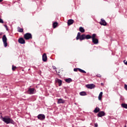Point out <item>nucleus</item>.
I'll return each instance as SVG.
<instances>
[{
    "instance_id": "4be33fe9",
    "label": "nucleus",
    "mask_w": 127,
    "mask_h": 127,
    "mask_svg": "<svg viewBox=\"0 0 127 127\" xmlns=\"http://www.w3.org/2000/svg\"><path fill=\"white\" fill-rule=\"evenodd\" d=\"M81 36V33L80 32H78L77 33V36L76 37V40H78L79 38Z\"/></svg>"
},
{
    "instance_id": "4c0bfd02",
    "label": "nucleus",
    "mask_w": 127,
    "mask_h": 127,
    "mask_svg": "<svg viewBox=\"0 0 127 127\" xmlns=\"http://www.w3.org/2000/svg\"><path fill=\"white\" fill-rule=\"evenodd\" d=\"M125 127H127V126H125Z\"/></svg>"
},
{
    "instance_id": "7ed1b4c3",
    "label": "nucleus",
    "mask_w": 127,
    "mask_h": 127,
    "mask_svg": "<svg viewBox=\"0 0 127 127\" xmlns=\"http://www.w3.org/2000/svg\"><path fill=\"white\" fill-rule=\"evenodd\" d=\"M24 37L25 39H26L27 40L28 39H30V38H32V36H31V34L30 33H26L24 35Z\"/></svg>"
},
{
    "instance_id": "473e14b6",
    "label": "nucleus",
    "mask_w": 127,
    "mask_h": 127,
    "mask_svg": "<svg viewBox=\"0 0 127 127\" xmlns=\"http://www.w3.org/2000/svg\"><path fill=\"white\" fill-rule=\"evenodd\" d=\"M95 127H98V124H97V123L95 124Z\"/></svg>"
},
{
    "instance_id": "f8f14e48",
    "label": "nucleus",
    "mask_w": 127,
    "mask_h": 127,
    "mask_svg": "<svg viewBox=\"0 0 127 127\" xmlns=\"http://www.w3.org/2000/svg\"><path fill=\"white\" fill-rule=\"evenodd\" d=\"M98 116L99 117H103V116H105V112L103 111L100 112H99Z\"/></svg>"
},
{
    "instance_id": "aec40b11",
    "label": "nucleus",
    "mask_w": 127,
    "mask_h": 127,
    "mask_svg": "<svg viewBox=\"0 0 127 127\" xmlns=\"http://www.w3.org/2000/svg\"><path fill=\"white\" fill-rule=\"evenodd\" d=\"M65 81V82H66V83H71V82H72V79L67 78V79H66Z\"/></svg>"
},
{
    "instance_id": "2eb2a0df",
    "label": "nucleus",
    "mask_w": 127,
    "mask_h": 127,
    "mask_svg": "<svg viewBox=\"0 0 127 127\" xmlns=\"http://www.w3.org/2000/svg\"><path fill=\"white\" fill-rule=\"evenodd\" d=\"M79 39H80V41L84 40V39H85V34L81 35L79 37Z\"/></svg>"
},
{
    "instance_id": "f3484780",
    "label": "nucleus",
    "mask_w": 127,
    "mask_h": 127,
    "mask_svg": "<svg viewBox=\"0 0 127 127\" xmlns=\"http://www.w3.org/2000/svg\"><path fill=\"white\" fill-rule=\"evenodd\" d=\"M64 100L62 99H60L58 100V104H63L64 103Z\"/></svg>"
},
{
    "instance_id": "9b49d317",
    "label": "nucleus",
    "mask_w": 127,
    "mask_h": 127,
    "mask_svg": "<svg viewBox=\"0 0 127 127\" xmlns=\"http://www.w3.org/2000/svg\"><path fill=\"white\" fill-rule=\"evenodd\" d=\"M92 42H93L94 44H98L99 43V40L97 38L92 39Z\"/></svg>"
},
{
    "instance_id": "bb28decb",
    "label": "nucleus",
    "mask_w": 127,
    "mask_h": 127,
    "mask_svg": "<svg viewBox=\"0 0 127 127\" xmlns=\"http://www.w3.org/2000/svg\"><path fill=\"white\" fill-rule=\"evenodd\" d=\"M18 32H23V29L22 28H18Z\"/></svg>"
},
{
    "instance_id": "2f4dec72",
    "label": "nucleus",
    "mask_w": 127,
    "mask_h": 127,
    "mask_svg": "<svg viewBox=\"0 0 127 127\" xmlns=\"http://www.w3.org/2000/svg\"><path fill=\"white\" fill-rule=\"evenodd\" d=\"M124 64H125V65H127V61L125 60L124 61Z\"/></svg>"
},
{
    "instance_id": "cd10ccee",
    "label": "nucleus",
    "mask_w": 127,
    "mask_h": 127,
    "mask_svg": "<svg viewBox=\"0 0 127 127\" xmlns=\"http://www.w3.org/2000/svg\"><path fill=\"white\" fill-rule=\"evenodd\" d=\"M15 69H16V66H14L13 65H12V69L13 70V71H14Z\"/></svg>"
},
{
    "instance_id": "39448f33",
    "label": "nucleus",
    "mask_w": 127,
    "mask_h": 127,
    "mask_svg": "<svg viewBox=\"0 0 127 127\" xmlns=\"http://www.w3.org/2000/svg\"><path fill=\"white\" fill-rule=\"evenodd\" d=\"M86 87L87 89H94L95 88V85L94 84H87L86 85Z\"/></svg>"
},
{
    "instance_id": "b1692460",
    "label": "nucleus",
    "mask_w": 127,
    "mask_h": 127,
    "mask_svg": "<svg viewBox=\"0 0 127 127\" xmlns=\"http://www.w3.org/2000/svg\"><path fill=\"white\" fill-rule=\"evenodd\" d=\"M58 24V23L57 22H54L53 24V26L54 28H56V26H57Z\"/></svg>"
},
{
    "instance_id": "5701e85b",
    "label": "nucleus",
    "mask_w": 127,
    "mask_h": 127,
    "mask_svg": "<svg viewBox=\"0 0 127 127\" xmlns=\"http://www.w3.org/2000/svg\"><path fill=\"white\" fill-rule=\"evenodd\" d=\"M78 71L79 72H80L81 73H86V71H85V70H83V69H82L81 68H78Z\"/></svg>"
},
{
    "instance_id": "dca6fc26",
    "label": "nucleus",
    "mask_w": 127,
    "mask_h": 127,
    "mask_svg": "<svg viewBox=\"0 0 127 127\" xmlns=\"http://www.w3.org/2000/svg\"><path fill=\"white\" fill-rule=\"evenodd\" d=\"M79 95L80 96H87V93H86V92L85 91H82L79 93Z\"/></svg>"
},
{
    "instance_id": "f03ea898",
    "label": "nucleus",
    "mask_w": 127,
    "mask_h": 127,
    "mask_svg": "<svg viewBox=\"0 0 127 127\" xmlns=\"http://www.w3.org/2000/svg\"><path fill=\"white\" fill-rule=\"evenodd\" d=\"M2 40L3 42V43L4 44V47H6L7 46V38H6V36L5 35H4L2 38Z\"/></svg>"
},
{
    "instance_id": "c9c22d12",
    "label": "nucleus",
    "mask_w": 127,
    "mask_h": 127,
    "mask_svg": "<svg viewBox=\"0 0 127 127\" xmlns=\"http://www.w3.org/2000/svg\"><path fill=\"white\" fill-rule=\"evenodd\" d=\"M2 34V33H1L0 34V35H1Z\"/></svg>"
},
{
    "instance_id": "1a4fd4ad",
    "label": "nucleus",
    "mask_w": 127,
    "mask_h": 127,
    "mask_svg": "<svg viewBox=\"0 0 127 127\" xmlns=\"http://www.w3.org/2000/svg\"><path fill=\"white\" fill-rule=\"evenodd\" d=\"M56 83H58L59 86H61L62 85V80L58 78H56Z\"/></svg>"
},
{
    "instance_id": "e433bc0d",
    "label": "nucleus",
    "mask_w": 127,
    "mask_h": 127,
    "mask_svg": "<svg viewBox=\"0 0 127 127\" xmlns=\"http://www.w3.org/2000/svg\"><path fill=\"white\" fill-rule=\"evenodd\" d=\"M101 85H103V83H101Z\"/></svg>"
},
{
    "instance_id": "4468645a",
    "label": "nucleus",
    "mask_w": 127,
    "mask_h": 127,
    "mask_svg": "<svg viewBox=\"0 0 127 127\" xmlns=\"http://www.w3.org/2000/svg\"><path fill=\"white\" fill-rule=\"evenodd\" d=\"M102 97H103V92H101L98 96V100H99V101H101V100H102Z\"/></svg>"
},
{
    "instance_id": "c85d7f7f",
    "label": "nucleus",
    "mask_w": 127,
    "mask_h": 127,
    "mask_svg": "<svg viewBox=\"0 0 127 127\" xmlns=\"http://www.w3.org/2000/svg\"><path fill=\"white\" fill-rule=\"evenodd\" d=\"M78 70H79L78 68H74L73 71H74V72H77V71H78Z\"/></svg>"
},
{
    "instance_id": "0eeeda50",
    "label": "nucleus",
    "mask_w": 127,
    "mask_h": 127,
    "mask_svg": "<svg viewBox=\"0 0 127 127\" xmlns=\"http://www.w3.org/2000/svg\"><path fill=\"white\" fill-rule=\"evenodd\" d=\"M18 42L19 43H20V44H24L25 43V41L23 38H20L18 39Z\"/></svg>"
},
{
    "instance_id": "7c9ffc66",
    "label": "nucleus",
    "mask_w": 127,
    "mask_h": 127,
    "mask_svg": "<svg viewBox=\"0 0 127 127\" xmlns=\"http://www.w3.org/2000/svg\"><path fill=\"white\" fill-rule=\"evenodd\" d=\"M4 27H5L6 30L8 31V28H7V26L6 25H4Z\"/></svg>"
},
{
    "instance_id": "9d476101",
    "label": "nucleus",
    "mask_w": 127,
    "mask_h": 127,
    "mask_svg": "<svg viewBox=\"0 0 127 127\" xmlns=\"http://www.w3.org/2000/svg\"><path fill=\"white\" fill-rule=\"evenodd\" d=\"M42 58H43V61H44V62H45L47 61V56H46V54H43Z\"/></svg>"
},
{
    "instance_id": "412c9836",
    "label": "nucleus",
    "mask_w": 127,
    "mask_h": 127,
    "mask_svg": "<svg viewBox=\"0 0 127 127\" xmlns=\"http://www.w3.org/2000/svg\"><path fill=\"white\" fill-rule=\"evenodd\" d=\"M94 113H98V112H100V108L98 107H96L94 111Z\"/></svg>"
},
{
    "instance_id": "6e6552de",
    "label": "nucleus",
    "mask_w": 127,
    "mask_h": 127,
    "mask_svg": "<svg viewBox=\"0 0 127 127\" xmlns=\"http://www.w3.org/2000/svg\"><path fill=\"white\" fill-rule=\"evenodd\" d=\"M28 94L30 95H32V94H34V88H29L28 90Z\"/></svg>"
},
{
    "instance_id": "c756f323",
    "label": "nucleus",
    "mask_w": 127,
    "mask_h": 127,
    "mask_svg": "<svg viewBox=\"0 0 127 127\" xmlns=\"http://www.w3.org/2000/svg\"><path fill=\"white\" fill-rule=\"evenodd\" d=\"M0 23H3V20L2 19L0 18Z\"/></svg>"
},
{
    "instance_id": "a878e982",
    "label": "nucleus",
    "mask_w": 127,
    "mask_h": 127,
    "mask_svg": "<svg viewBox=\"0 0 127 127\" xmlns=\"http://www.w3.org/2000/svg\"><path fill=\"white\" fill-rule=\"evenodd\" d=\"M96 36H97V35L96 34H92L91 36L92 39H94L95 38H96Z\"/></svg>"
},
{
    "instance_id": "ddd939ff",
    "label": "nucleus",
    "mask_w": 127,
    "mask_h": 127,
    "mask_svg": "<svg viewBox=\"0 0 127 127\" xmlns=\"http://www.w3.org/2000/svg\"><path fill=\"white\" fill-rule=\"evenodd\" d=\"M74 23V20L72 19H69L67 21V24L68 25H71V24H73Z\"/></svg>"
},
{
    "instance_id": "6ab92c4d",
    "label": "nucleus",
    "mask_w": 127,
    "mask_h": 127,
    "mask_svg": "<svg viewBox=\"0 0 127 127\" xmlns=\"http://www.w3.org/2000/svg\"><path fill=\"white\" fill-rule=\"evenodd\" d=\"M79 31H80V32H82L83 33L85 32V29H84V28L80 27H79Z\"/></svg>"
},
{
    "instance_id": "f704fd0d",
    "label": "nucleus",
    "mask_w": 127,
    "mask_h": 127,
    "mask_svg": "<svg viewBox=\"0 0 127 127\" xmlns=\"http://www.w3.org/2000/svg\"><path fill=\"white\" fill-rule=\"evenodd\" d=\"M3 0H0V2H1V1H2Z\"/></svg>"
},
{
    "instance_id": "393cba45",
    "label": "nucleus",
    "mask_w": 127,
    "mask_h": 127,
    "mask_svg": "<svg viewBox=\"0 0 127 127\" xmlns=\"http://www.w3.org/2000/svg\"><path fill=\"white\" fill-rule=\"evenodd\" d=\"M122 106L123 107V108H124L125 109H127V104H122Z\"/></svg>"
},
{
    "instance_id": "423d86ee",
    "label": "nucleus",
    "mask_w": 127,
    "mask_h": 127,
    "mask_svg": "<svg viewBox=\"0 0 127 127\" xmlns=\"http://www.w3.org/2000/svg\"><path fill=\"white\" fill-rule=\"evenodd\" d=\"M100 24H101V25H104V26H106V25H107V22L105 20L101 19V21L100 22Z\"/></svg>"
},
{
    "instance_id": "f257e3e1",
    "label": "nucleus",
    "mask_w": 127,
    "mask_h": 127,
    "mask_svg": "<svg viewBox=\"0 0 127 127\" xmlns=\"http://www.w3.org/2000/svg\"><path fill=\"white\" fill-rule=\"evenodd\" d=\"M1 120L7 125H8V124H12L13 125L14 124L13 120L10 119L8 116H5L4 117H1Z\"/></svg>"
},
{
    "instance_id": "a211bd4d",
    "label": "nucleus",
    "mask_w": 127,
    "mask_h": 127,
    "mask_svg": "<svg viewBox=\"0 0 127 127\" xmlns=\"http://www.w3.org/2000/svg\"><path fill=\"white\" fill-rule=\"evenodd\" d=\"M90 38H92V36L90 35H85V39H90Z\"/></svg>"
},
{
    "instance_id": "20e7f679",
    "label": "nucleus",
    "mask_w": 127,
    "mask_h": 127,
    "mask_svg": "<svg viewBox=\"0 0 127 127\" xmlns=\"http://www.w3.org/2000/svg\"><path fill=\"white\" fill-rule=\"evenodd\" d=\"M38 119L41 121H43L45 119V115L43 114H40L38 116Z\"/></svg>"
},
{
    "instance_id": "72a5a7b5",
    "label": "nucleus",
    "mask_w": 127,
    "mask_h": 127,
    "mask_svg": "<svg viewBox=\"0 0 127 127\" xmlns=\"http://www.w3.org/2000/svg\"><path fill=\"white\" fill-rule=\"evenodd\" d=\"M53 68H54V70L56 69V67L53 66Z\"/></svg>"
}]
</instances>
